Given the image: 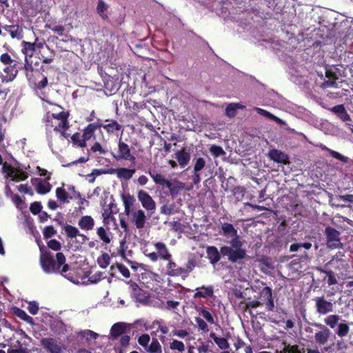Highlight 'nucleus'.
<instances>
[{"mask_svg":"<svg viewBox=\"0 0 353 353\" xmlns=\"http://www.w3.org/2000/svg\"><path fill=\"white\" fill-rule=\"evenodd\" d=\"M196 293L194 295V298H204L207 299L213 296L214 290L212 286H203L201 288H197L196 289Z\"/></svg>","mask_w":353,"mask_h":353,"instance_id":"393cba45","label":"nucleus"},{"mask_svg":"<svg viewBox=\"0 0 353 353\" xmlns=\"http://www.w3.org/2000/svg\"><path fill=\"white\" fill-rule=\"evenodd\" d=\"M104 128L107 130L108 132H114L115 131H118L121 129V126L116 121H114L111 123L105 125Z\"/></svg>","mask_w":353,"mask_h":353,"instance_id":"bf43d9fd","label":"nucleus"},{"mask_svg":"<svg viewBox=\"0 0 353 353\" xmlns=\"http://www.w3.org/2000/svg\"><path fill=\"white\" fill-rule=\"evenodd\" d=\"M210 152L216 158L225 154V151L223 148L215 145H213L210 148Z\"/></svg>","mask_w":353,"mask_h":353,"instance_id":"864d4df0","label":"nucleus"},{"mask_svg":"<svg viewBox=\"0 0 353 353\" xmlns=\"http://www.w3.org/2000/svg\"><path fill=\"white\" fill-rule=\"evenodd\" d=\"M40 263L46 273H65L69 270V265L65 263V256L62 252H57L56 260L53 255L43 247H39Z\"/></svg>","mask_w":353,"mask_h":353,"instance_id":"f03ea898","label":"nucleus"},{"mask_svg":"<svg viewBox=\"0 0 353 353\" xmlns=\"http://www.w3.org/2000/svg\"><path fill=\"white\" fill-rule=\"evenodd\" d=\"M97 263L102 268H105L110 263V256L107 253H103L98 259Z\"/></svg>","mask_w":353,"mask_h":353,"instance_id":"8fccbe9b","label":"nucleus"},{"mask_svg":"<svg viewBox=\"0 0 353 353\" xmlns=\"http://www.w3.org/2000/svg\"><path fill=\"white\" fill-rule=\"evenodd\" d=\"M69 192H66V190L63 188H58L56 190V196L60 202L63 203H68L70 199V196H71Z\"/></svg>","mask_w":353,"mask_h":353,"instance_id":"e433bc0d","label":"nucleus"},{"mask_svg":"<svg viewBox=\"0 0 353 353\" xmlns=\"http://www.w3.org/2000/svg\"><path fill=\"white\" fill-rule=\"evenodd\" d=\"M117 268H118L119 272L121 273V274L124 277H125V278H129L130 277V271H129V270L125 265H123L122 264H120V263H117Z\"/></svg>","mask_w":353,"mask_h":353,"instance_id":"338daca9","label":"nucleus"},{"mask_svg":"<svg viewBox=\"0 0 353 353\" xmlns=\"http://www.w3.org/2000/svg\"><path fill=\"white\" fill-rule=\"evenodd\" d=\"M314 301L316 311L319 314L325 315L333 311V303L327 301L324 296L317 297Z\"/></svg>","mask_w":353,"mask_h":353,"instance_id":"9b49d317","label":"nucleus"},{"mask_svg":"<svg viewBox=\"0 0 353 353\" xmlns=\"http://www.w3.org/2000/svg\"><path fill=\"white\" fill-rule=\"evenodd\" d=\"M195 321L198 325V327L203 331H208L207 323L201 318L196 317Z\"/></svg>","mask_w":353,"mask_h":353,"instance_id":"774afa93","label":"nucleus"},{"mask_svg":"<svg viewBox=\"0 0 353 353\" xmlns=\"http://www.w3.org/2000/svg\"><path fill=\"white\" fill-rule=\"evenodd\" d=\"M326 150L330 152V155L338 159V160H340L343 162H347V158L342 154H341L340 153L336 152V151H334V150H332L330 149H328V148H326Z\"/></svg>","mask_w":353,"mask_h":353,"instance_id":"680f3d73","label":"nucleus"},{"mask_svg":"<svg viewBox=\"0 0 353 353\" xmlns=\"http://www.w3.org/2000/svg\"><path fill=\"white\" fill-rule=\"evenodd\" d=\"M35 189L37 193L44 194L49 192L51 190V185L46 181L35 179Z\"/></svg>","mask_w":353,"mask_h":353,"instance_id":"a878e982","label":"nucleus"},{"mask_svg":"<svg viewBox=\"0 0 353 353\" xmlns=\"http://www.w3.org/2000/svg\"><path fill=\"white\" fill-rule=\"evenodd\" d=\"M51 123V125L54 127V130L57 132H60L61 136L65 137V131L69 128V123L68 121V119H50L49 121Z\"/></svg>","mask_w":353,"mask_h":353,"instance_id":"f3484780","label":"nucleus"},{"mask_svg":"<svg viewBox=\"0 0 353 353\" xmlns=\"http://www.w3.org/2000/svg\"><path fill=\"white\" fill-rule=\"evenodd\" d=\"M78 225L83 230H92L94 227V220L91 216H83L79 220Z\"/></svg>","mask_w":353,"mask_h":353,"instance_id":"412c9836","label":"nucleus"},{"mask_svg":"<svg viewBox=\"0 0 353 353\" xmlns=\"http://www.w3.org/2000/svg\"><path fill=\"white\" fill-rule=\"evenodd\" d=\"M72 141L76 145H78L81 148H84L86 145V143L83 139H81V136L79 133H75L72 137Z\"/></svg>","mask_w":353,"mask_h":353,"instance_id":"5fc2aeb1","label":"nucleus"},{"mask_svg":"<svg viewBox=\"0 0 353 353\" xmlns=\"http://www.w3.org/2000/svg\"><path fill=\"white\" fill-rule=\"evenodd\" d=\"M169 348L172 351H178L179 352H183L185 350V345L181 341L172 339L169 343Z\"/></svg>","mask_w":353,"mask_h":353,"instance_id":"4c0bfd02","label":"nucleus"},{"mask_svg":"<svg viewBox=\"0 0 353 353\" xmlns=\"http://www.w3.org/2000/svg\"><path fill=\"white\" fill-rule=\"evenodd\" d=\"M254 110L260 115L263 116L265 117H267L269 119L273 120V121H276L277 123H279L280 125H285V122L283 120H281L279 117L273 115L272 114H271L270 112H268L267 110H263V109L260 108H255Z\"/></svg>","mask_w":353,"mask_h":353,"instance_id":"473e14b6","label":"nucleus"},{"mask_svg":"<svg viewBox=\"0 0 353 353\" xmlns=\"http://www.w3.org/2000/svg\"><path fill=\"white\" fill-rule=\"evenodd\" d=\"M341 64L328 65L324 62L322 65L319 63L314 64V69L317 75L316 85L321 88L337 87L339 83L346 81L343 79L345 77V68L353 64V52H345L340 56Z\"/></svg>","mask_w":353,"mask_h":353,"instance_id":"f257e3e1","label":"nucleus"},{"mask_svg":"<svg viewBox=\"0 0 353 353\" xmlns=\"http://www.w3.org/2000/svg\"><path fill=\"white\" fill-rule=\"evenodd\" d=\"M97 235L100 239L105 244L110 243L111 239L110 238L106 230L103 227H99L97 231Z\"/></svg>","mask_w":353,"mask_h":353,"instance_id":"a18cd8bd","label":"nucleus"},{"mask_svg":"<svg viewBox=\"0 0 353 353\" xmlns=\"http://www.w3.org/2000/svg\"><path fill=\"white\" fill-rule=\"evenodd\" d=\"M64 231L68 238L76 239L79 243L83 244L88 240L86 235L81 234L77 228L71 225H65Z\"/></svg>","mask_w":353,"mask_h":353,"instance_id":"1a4fd4ad","label":"nucleus"},{"mask_svg":"<svg viewBox=\"0 0 353 353\" xmlns=\"http://www.w3.org/2000/svg\"><path fill=\"white\" fill-rule=\"evenodd\" d=\"M13 313L14 314L15 316H17L21 320L26 321L27 323L32 325H34L33 319L31 316H28L27 313L23 310L14 307L13 308Z\"/></svg>","mask_w":353,"mask_h":353,"instance_id":"72a5a7b5","label":"nucleus"},{"mask_svg":"<svg viewBox=\"0 0 353 353\" xmlns=\"http://www.w3.org/2000/svg\"><path fill=\"white\" fill-rule=\"evenodd\" d=\"M41 345L50 353H63L64 347L61 343L51 338L43 339L41 341Z\"/></svg>","mask_w":353,"mask_h":353,"instance_id":"f8f14e48","label":"nucleus"},{"mask_svg":"<svg viewBox=\"0 0 353 353\" xmlns=\"http://www.w3.org/2000/svg\"><path fill=\"white\" fill-rule=\"evenodd\" d=\"M330 263L336 270H347L348 264L343 260L340 259H332Z\"/></svg>","mask_w":353,"mask_h":353,"instance_id":"79ce46f5","label":"nucleus"},{"mask_svg":"<svg viewBox=\"0 0 353 353\" xmlns=\"http://www.w3.org/2000/svg\"><path fill=\"white\" fill-rule=\"evenodd\" d=\"M325 232L327 238L328 247L331 248H337L340 241L339 232L333 228L327 227L326 228Z\"/></svg>","mask_w":353,"mask_h":353,"instance_id":"ddd939ff","label":"nucleus"},{"mask_svg":"<svg viewBox=\"0 0 353 353\" xmlns=\"http://www.w3.org/2000/svg\"><path fill=\"white\" fill-rule=\"evenodd\" d=\"M70 199L77 200L78 209L77 212L82 213L85 210V207L89 204V201L82 196L80 193H75L70 196Z\"/></svg>","mask_w":353,"mask_h":353,"instance_id":"c756f323","label":"nucleus"},{"mask_svg":"<svg viewBox=\"0 0 353 353\" xmlns=\"http://www.w3.org/2000/svg\"><path fill=\"white\" fill-rule=\"evenodd\" d=\"M108 5L106 4L103 0H99L97 6V12L101 17L102 19L107 21L109 17L107 14Z\"/></svg>","mask_w":353,"mask_h":353,"instance_id":"7c9ffc66","label":"nucleus"},{"mask_svg":"<svg viewBox=\"0 0 353 353\" xmlns=\"http://www.w3.org/2000/svg\"><path fill=\"white\" fill-rule=\"evenodd\" d=\"M150 175L156 184L165 185L166 187L170 186V181L167 180L161 174L150 172Z\"/></svg>","mask_w":353,"mask_h":353,"instance_id":"f704fd0d","label":"nucleus"},{"mask_svg":"<svg viewBox=\"0 0 353 353\" xmlns=\"http://www.w3.org/2000/svg\"><path fill=\"white\" fill-rule=\"evenodd\" d=\"M314 325L317 327H323V330L316 332L315 334L314 338L315 341L319 345H324L325 344L330 338V331L328 328L323 327L321 324L315 323Z\"/></svg>","mask_w":353,"mask_h":353,"instance_id":"2eb2a0df","label":"nucleus"},{"mask_svg":"<svg viewBox=\"0 0 353 353\" xmlns=\"http://www.w3.org/2000/svg\"><path fill=\"white\" fill-rule=\"evenodd\" d=\"M137 341L138 343L145 350L148 345H149L150 336L148 334H143L139 336Z\"/></svg>","mask_w":353,"mask_h":353,"instance_id":"3c124183","label":"nucleus"},{"mask_svg":"<svg viewBox=\"0 0 353 353\" xmlns=\"http://www.w3.org/2000/svg\"><path fill=\"white\" fill-rule=\"evenodd\" d=\"M3 28L8 32L13 39L19 40L23 38V28L19 25H6Z\"/></svg>","mask_w":353,"mask_h":353,"instance_id":"aec40b11","label":"nucleus"},{"mask_svg":"<svg viewBox=\"0 0 353 353\" xmlns=\"http://www.w3.org/2000/svg\"><path fill=\"white\" fill-rule=\"evenodd\" d=\"M339 316L335 314L327 316L325 319V323L331 328L335 327L339 321Z\"/></svg>","mask_w":353,"mask_h":353,"instance_id":"de8ad7c7","label":"nucleus"},{"mask_svg":"<svg viewBox=\"0 0 353 353\" xmlns=\"http://www.w3.org/2000/svg\"><path fill=\"white\" fill-rule=\"evenodd\" d=\"M133 223L138 229H142L145 223V212L141 209H136L128 214Z\"/></svg>","mask_w":353,"mask_h":353,"instance_id":"9d476101","label":"nucleus"},{"mask_svg":"<svg viewBox=\"0 0 353 353\" xmlns=\"http://www.w3.org/2000/svg\"><path fill=\"white\" fill-rule=\"evenodd\" d=\"M145 351L148 353H162V347L159 341L156 339H152L151 343L148 345Z\"/></svg>","mask_w":353,"mask_h":353,"instance_id":"c9c22d12","label":"nucleus"},{"mask_svg":"<svg viewBox=\"0 0 353 353\" xmlns=\"http://www.w3.org/2000/svg\"><path fill=\"white\" fill-rule=\"evenodd\" d=\"M172 335L173 336H176L180 339H185L188 338L187 340L190 341V339H194L193 337L190 336L189 332L185 330H174L172 332Z\"/></svg>","mask_w":353,"mask_h":353,"instance_id":"c03bdc74","label":"nucleus"},{"mask_svg":"<svg viewBox=\"0 0 353 353\" xmlns=\"http://www.w3.org/2000/svg\"><path fill=\"white\" fill-rule=\"evenodd\" d=\"M206 253L208 258L210 259V263L212 264L216 263L221 259V254L218 249L214 246L208 247Z\"/></svg>","mask_w":353,"mask_h":353,"instance_id":"c85d7f7f","label":"nucleus"},{"mask_svg":"<svg viewBox=\"0 0 353 353\" xmlns=\"http://www.w3.org/2000/svg\"><path fill=\"white\" fill-rule=\"evenodd\" d=\"M245 105L239 103H229L225 110V114L229 118H234L236 115V111L238 109H243Z\"/></svg>","mask_w":353,"mask_h":353,"instance_id":"bb28decb","label":"nucleus"},{"mask_svg":"<svg viewBox=\"0 0 353 353\" xmlns=\"http://www.w3.org/2000/svg\"><path fill=\"white\" fill-rule=\"evenodd\" d=\"M349 331L350 327L347 324L340 323L338 326V330L336 333L339 336L343 337L348 334Z\"/></svg>","mask_w":353,"mask_h":353,"instance_id":"6e6d98bb","label":"nucleus"},{"mask_svg":"<svg viewBox=\"0 0 353 353\" xmlns=\"http://www.w3.org/2000/svg\"><path fill=\"white\" fill-rule=\"evenodd\" d=\"M111 174H116L117 176L120 179L129 180L135 173V169H128L124 168L112 169L110 171Z\"/></svg>","mask_w":353,"mask_h":353,"instance_id":"6ab92c4d","label":"nucleus"},{"mask_svg":"<svg viewBox=\"0 0 353 353\" xmlns=\"http://www.w3.org/2000/svg\"><path fill=\"white\" fill-rule=\"evenodd\" d=\"M2 169L3 172L6 174V176L10 177L12 181H24L28 178V174L26 172L14 168L12 166L8 165L7 163H4L3 165Z\"/></svg>","mask_w":353,"mask_h":353,"instance_id":"423d86ee","label":"nucleus"},{"mask_svg":"<svg viewBox=\"0 0 353 353\" xmlns=\"http://www.w3.org/2000/svg\"><path fill=\"white\" fill-rule=\"evenodd\" d=\"M69 117V112H65V111H60V112H48L47 115V119L48 121H50V119H68Z\"/></svg>","mask_w":353,"mask_h":353,"instance_id":"ea45409f","label":"nucleus"},{"mask_svg":"<svg viewBox=\"0 0 353 353\" xmlns=\"http://www.w3.org/2000/svg\"><path fill=\"white\" fill-rule=\"evenodd\" d=\"M137 198L144 209L152 212H154L156 210V203L148 192L143 190H139Z\"/></svg>","mask_w":353,"mask_h":353,"instance_id":"0eeeda50","label":"nucleus"},{"mask_svg":"<svg viewBox=\"0 0 353 353\" xmlns=\"http://www.w3.org/2000/svg\"><path fill=\"white\" fill-rule=\"evenodd\" d=\"M327 276V283L329 285H334L337 283V280L332 270L324 272Z\"/></svg>","mask_w":353,"mask_h":353,"instance_id":"0e129e2a","label":"nucleus"},{"mask_svg":"<svg viewBox=\"0 0 353 353\" xmlns=\"http://www.w3.org/2000/svg\"><path fill=\"white\" fill-rule=\"evenodd\" d=\"M166 268L167 274L170 276H176L185 273V268H178L171 259L168 261Z\"/></svg>","mask_w":353,"mask_h":353,"instance_id":"cd10ccee","label":"nucleus"},{"mask_svg":"<svg viewBox=\"0 0 353 353\" xmlns=\"http://www.w3.org/2000/svg\"><path fill=\"white\" fill-rule=\"evenodd\" d=\"M143 324L141 321H136L134 323L119 322L114 323L110 329V338L114 339L121 334L130 331L132 327H137Z\"/></svg>","mask_w":353,"mask_h":353,"instance_id":"20e7f679","label":"nucleus"},{"mask_svg":"<svg viewBox=\"0 0 353 353\" xmlns=\"http://www.w3.org/2000/svg\"><path fill=\"white\" fill-rule=\"evenodd\" d=\"M98 72L101 77L103 83H104V88H114L117 85L114 82V77H112L111 75L107 74L103 69L101 66L98 65L97 67Z\"/></svg>","mask_w":353,"mask_h":353,"instance_id":"a211bd4d","label":"nucleus"},{"mask_svg":"<svg viewBox=\"0 0 353 353\" xmlns=\"http://www.w3.org/2000/svg\"><path fill=\"white\" fill-rule=\"evenodd\" d=\"M154 247L157 250V253L161 259L170 261L172 258V255L168 252V250L164 243L161 242L156 243L154 244Z\"/></svg>","mask_w":353,"mask_h":353,"instance_id":"4be33fe9","label":"nucleus"},{"mask_svg":"<svg viewBox=\"0 0 353 353\" xmlns=\"http://www.w3.org/2000/svg\"><path fill=\"white\" fill-rule=\"evenodd\" d=\"M42 206L40 202H34L30 205V212L34 214H37L39 213L41 210Z\"/></svg>","mask_w":353,"mask_h":353,"instance_id":"69168bd1","label":"nucleus"},{"mask_svg":"<svg viewBox=\"0 0 353 353\" xmlns=\"http://www.w3.org/2000/svg\"><path fill=\"white\" fill-rule=\"evenodd\" d=\"M221 230L225 236H226L227 238H232V240L230 241L231 245H243V243L240 241V238L237 234L236 230L234 228V226L232 224L228 223H223L221 226Z\"/></svg>","mask_w":353,"mask_h":353,"instance_id":"39448f33","label":"nucleus"},{"mask_svg":"<svg viewBox=\"0 0 353 353\" xmlns=\"http://www.w3.org/2000/svg\"><path fill=\"white\" fill-rule=\"evenodd\" d=\"M210 336L221 349L226 350L229 347V343L225 338L217 337L214 333H210Z\"/></svg>","mask_w":353,"mask_h":353,"instance_id":"a19ab883","label":"nucleus"},{"mask_svg":"<svg viewBox=\"0 0 353 353\" xmlns=\"http://www.w3.org/2000/svg\"><path fill=\"white\" fill-rule=\"evenodd\" d=\"M175 158L176 159L179 164L181 167H184L188 164L190 160V154L185 149L178 150L175 153Z\"/></svg>","mask_w":353,"mask_h":353,"instance_id":"b1692460","label":"nucleus"},{"mask_svg":"<svg viewBox=\"0 0 353 353\" xmlns=\"http://www.w3.org/2000/svg\"><path fill=\"white\" fill-rule=\"evenodd\" d=\"M171 194L176 192L179 190H181L184 188V184L179 181H170V186L168 187Z\"/></svg>","mask_w":353,"mask_h":353,"instance_id":"603ef678","label":"nucleus"},{"mask_svg":"<svg viewBox=\"0 0 353 353\" xmlns=\"http://www.w3.org/2000/svg\"><path fill=\"white\" fill-rule=\"evenodd\" d=\"M260 298L261 301L264 302L268 310L272 311L274 307V305L271 288L269 287L263 288L260 292Z\"/></svg>","mask_w":353,"mask_h":353,"instance_id":"4468645a","label":"nucleus"},{"mask_svg":"<svg viewBox=\"0 0 353 353\" xmlns=\"http://www.w3.org/2000/svg\"><path fill=\"white\" fill-rule=\"evenodd\" d=\"M268 157L271 160L279 163H290L288 156L285 153L278 150H271L268 153Z\"/></svg>","mask_w":353,"mask_h":353,"instance_id":"dca6fc26","label":"nucleus"},{"mask_svg":"<svg viewBox=\"0 0 353 353\" xmlns=\"http://www.w3.org/2000/svg\"><path fill=\"white\" fill-rule=\"evenodd\" d=\"M79 336L85 338L86 340H90L91 339H96L99 334L92 330H85L79 332Z\"/></svg>","mask_w":353,"mask_h":353,"instance_id":"09e8293b","label":"nucleus"},{"mask_svg":"<svg viewBox=\"0 0 353 353\" xmlns=\"http://www.w3.org/2000/svg\"><path fill=\"white\" fill-rule=\"evenodd\" d=\"M195 163L194 166V171L195 172H198L199 171L201 170L205 165V161L204 159L200 157L195 159Z\"/></svg>","mask_w":353,"mask_h":353,"instance_id":"13d9d810","label":"nucleus"},{"mask_svg":"<svg viewBox=\"0 0 353 353\" xmlns=\"http://www.w3.org/2000/svg\"><path fill=\"white\" fill-rule=\"evenodd\" d=\"M121 199L123 202L125 213L126 215L135 210L132 208L136 201L134 197L132 195H130V194H123Z\"/></svg>","mask_w":353,"mask_h":353,"instance_id":"5701e85b","label":"nucleus"},{"mask_svg":"<svg viewBox=\"0 0 353 353\" xmlns=\"http://www.w3.org/2000/svg\"><path fill=\"white\" fill-rule=\"evenodd\" d=\"M277 353H304V350H299L298 345H285L283 350Z\"/></svg>","mask_w":353,"mask_h":353,"instance_id":"49530a36","label":"nucleus"},{"mask_svg":"<svg viewBox=\"0 0 353 353\" xmlns=\"http://www.w3.org/2000/svg\"><path fill=\"white\" fill-rule=\"evenodd\" d=\"M114 158L118 161L125 160L132 163L135 162V157L131 154L129 146L121 141L119 143L118 153L114 155Z\"/></svg>","mask_w":353,"mask_h":353,"instance_id":"6e6552de","label":"nucleus"},{"mask_svg":"<svg viewBox=\"0 0 353 353\" xmlns=\"http://www.w3.org/2000/svg\"><path fill=\"white\" fill-rule=\"evenodd\" d=\"M7 353H28V349L19 341L12 343Z\"/></svg>","mask_w":353,"mask_h":353,"instance_id":"2f4dec72","label":"nucleus"},{"mask_svg":"<svg viewBox=\"0 0 353 353\" xmlns=\"http://www.w3.org/2000/svg\"><path fill=\"white\" fill-rule=\"evenodd\" d=\"M23 50L24 54H28L30 53L31 55L37 49L36 42H28L26 41H22Z\"/></svg>","mask_w":353,"mask_h":353,"instance_id":"37998d69","label":"nucleus"},{"mask_svg":"<svg viewBox=\"0 0 353 353\" xmlns=\"http://www.w3.org/2000/svg\"><path fill=\"white\" fill-rule=\"evenodd\" d=\"M57 233V230L54 228L53 226H48L45 228L43 231V236L46 239H49L52 236L55 235Z\"/></svg>","mask_w":353,"mask_h":353,"instance_id":"e2e57ef3","label":"nucleus"},{"mask_svg":"<svg viewBox=\"0 0 353 353\" xmlns=\"http://www.w3.org/2000/svg\"><path fill=\"white\" fill-rule=\"evenodd\" d=\"M99 127L97 124L95 123H91L89 124L84 130L83 134L82 135V137L83 140H85V142L87 140H89L92 138V137L94 134V131L97 130V128Z\"/></svg>","mask_w":353,"mask_h":353,"instance_id":"58836bf2","label":"nucleus"},{"mask_svg":"<svg viewBox=\"0 0 353 353\" xmlns=\"http://www.w3.org/2000/svg\"><path fill=\"white\" fill-rule=\"evenodd\" d=\"M199 314L206 319V321L210 323H214V318L212 314L203 308L199 309Z\"/></svg>","mask_w":353,"mask_h":353,"instance_id":"052dcab7","label":"nucleus"},{"mask_svg":"<svg viewBox=\"0 0 353 353\" xmlns=\"http://www.w3.org/2000/svg\"><path fill=\"white\" fill-rule=\"evenodd\" d=\"M242 246H223L221 248V253L223 256H228V259L231 262H236L238 260L243 259L246 256V252L241 248Z\"/></svg>","mask_w":353,"mask_h":353,"instance_id":"7ed1b4c3","label":"nucleus"},{"mask_svg":"<svg viewBox=\"0 0 353 353\" xmlns=\"http://www.w3.org/2000/svg\"><path fill=\"white\" fill-rule=\"evenodd\" d=\"M47 245L54 251H59L61 249V243L56 239H51L48 241Z\"/></svg>","mask_w":353,"mask_h":353,"instance_id":"4d7b16f0","label":"nucleus"}]
</instances>
